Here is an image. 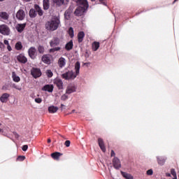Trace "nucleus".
Returning <instances> with one entry per match:
<instances>
[{
  "mask_svg": "<svg viewBox=\"0 0 179 179\" xmlns=\"http://www.w3.org/2000/svg\"><path fill=\"white\" fill-rule=\"evenodd\" d=\"M80 70V62H77L75 64V71H69L63 74H62V78L65 79V80H73L78 75H79V71Z\"/></svg>",
  "mask_w": 179,
  "mask_h": 179,
  "instance_id": "f257e3e1",
  "label": "nucleus"
},
{
  "mask_svg": "<svg viewBox=\"0 0 179 179\" xmlns=\"http://www.w3.org/2000/svg\"><path fill=\"white\" fill-rule=\"evenodd\" d=\"M61 24L59 17H53L50 20L45 23V27L48 31H55Z\"/></svg>",
  "mask_w": 179,
  "mask_h": 179,
  "instance_id": "f03ea898",
  "label": "nucleus"
},
{
  "mask_svg": "<svg viewBox=\"0 0 179 179\" xmlns=\"http://www.w3.org/2000/svg\"><path fill=\"white\" fill-rule=\"evenodd\" d=\"M0 33L3 36H9L10 34V29L6 24L0 25Z\"/></svg>",
  "mask_w": 179,
  "mask_h": 179,
  "instance_id": "7ed1b4c3",
  "label": "nucleus"
},
{
  "mask_svg": "<svg viewBox=\"0 0 179 179\" xmlns=\"http://www.w3.org/2000/svg\"><path fill=\"white\" fill-rule=\"evenodd\" d=\"M86 10H87V9L83 8V6H78L74 14L76 15V16H82L85 12H86Z\"/></svg>",
  "mask_w": 179,
  "mask_h": 179,
  "instance_id": "20e7f679",
  "label": "nucleus"
},
{
  "mask_svg": "<svg viewBox=\"0 0 179 179\" xmlns=\"http://www.w3.org/2000/svg\"><path fill=\"white\" fill-rule=\"evenodd\" d=\"M31 73L35 79H37V78H40L41 76V71H40L39 69L33 68L31 70Z\"/></svg>",
  "mask_w": 179,
  "mask_h": 179,
  "instance_id": "39448f33",
  "label": "nucleus"
},
{
  "mask_svg": "<svg viewBox=\"0 0 179 179\" xmlns=\"http://www.w3.org/2000/svg\"><path fill=\"white\" fill-rule=\"evenodd\" d=\"M15 16L18 20H24V17H26V13H24V10L20 9L17 12Z\"/></svg>",
  "mask_w": 179,
  "mask_h": 179,
  "instance_id": "423d86ee",
  "label": "nucleus"
},
{
  "mask_svg": "<svg viewBox=\"0 0 179 179\" xmlns=\"http://www.w3.org/2000/svg\"><path fill=\"white\" fill-rule=\"evenodd\" d=\"M28 54L32 59H34L36 58V56L37 55V50H36V48L31 47L28 50Z\"/></svg>",
  "mask_w": 179,
  "mask_h": 179,
  "instance_id": "0eeeda50",
  "label": "nucleus"
},
{
  "mask_svg": "<svg viewBox=\"0 0 179 179\" xmlns=\"http://www.w3.org/2000/svg\"><path fill=\"white\" fill-rule=\"evenodd\" d=\"M54 83L59 90H62V89H64V82H62L61 78H55L54 80Z\"/></svg>",
  "mask_w": 179,
  "mask_h": 179,
  "instance_id": "6e6552de",
  "label": "nucleus"
},
{
  "mask_svg": "<svg viewBox=\"0 0 179 179\" xmlns=\"http://www.w3.org/2000/svg\"><path fill=\"white\" fill-rule=\"evenodd\" d=\"M113 167H115L116 170L121 169V162H120V159L116 157H115L113 160Z\"/></svg>",
  "mask_w": 179,
  "mask_h": 179,
  "instance_id": "1a4fd4ad",
  "label": "nucleus"
},
{
  "mask_svg": "<svg viewBox=\"0 0 179 179\" xmlns=\"http://www.w3.org/2000/svg\"><path fill=\"white\" fill-rule=\"evenodd\" d=\"M77 2L79 6H83L84 9H87V8H89V3H87V0H78Z\"/></svg>",
  "mask_w": 179,
  "mask_h": 179,
  "instance_id": "9d476101",
  "label": "nucleus"
},
{
  "mask_svg": "<svg viewBox=\"0 0 179 179\" xmlns=\"http://www.w3.org/2000/svg\"><path fill=\"white\" fill-rule=\"evenodd\" d=\"M9 97H10V95L9 94L4 93L0 97V101H1V103H8Z\"/></svg>",
  "mask_w": 179,
  "mask_h": 179,
  "instance_id": "9b49d317",
  "label": "nucleus"
},
{
  "mask_svg": "<svg viewBox=\"0 0 179 179\" xmlns=\"http://www.w3.org/2000/svg\"><path fill=\"white\" fill-rule=\"evenodd\" d=\"M42 90L43 92H48L49 93H52L54 90V85H45L43 88Z\"/></svg>",
  "mask_w": 179,
  "mask_h": 179,
  "instance_id": "f8f14e48",
  "label": "nucleus"
},
{
  "mask_svg": "<svg viewBox=\"0 0 179 179\" xmlns=\"http://www.w3.org/2000/svg\"><path fill=\"white\" fill-rule=\"evenodd\" d=\"M75 92H76V88L75 87V86L72 85H69V86H67L66 90V94H71V93H73Z\"/></svg>",
  "mask_w": 179,
  "mask_h": 179,
  "instance_id": "ddd939ff",
  "label": "nucleus"
},
{
  "mask_svg": "<svg viewBox=\"0 0 179 179\" xmlns=\"http://www.w3.org/2000/svg\"><path fill=\"white\" fill-rule=\"evenodd\" d=\"M42 61L45 64H51V56L48 55H45L42 57Z\"/></svg>",
  "mask_w": 179,
  "mask_h": 179,
  "instance_id": "4468645a",
  "label": "nucleus"
},
{
  "mask_svg": "<svg viewBox=\"0 0 179 179\" xmlns=\"http://www.w3.org/2000/svg\"><path fill=\"white\" fill-rule=\"evenodd\" d=\"M24 27H26V24H17L15 29L18 33H22L24 30Z\"/></svg>",
  "mask_w": 179,
  "mask_h": 179,
  "instance_id": "2eb2a0df",
  "label": "nucleus"
},
{
  "mask_svg": "<svg viewBox=\"0 0 179 179\" xmlns=\"http://www.w3.org/2000/svg\"><path fill=\"white\" fill-rule=\"evenodd\" d=\"M17 59L19 62H21V64H26V62H27V58H26L23 55H18L17 57Z\"/></svg>",
  "mask_w": 179,
  "mask_h": 179,
  "instance_id": "dca6fc26",
  "label": "nucleus"
},
{
  "mask_svg": "<svg viewBox=\"0 0 179 179\" xmlns=\"http://www.w3.org/2000/svg\"><path fill=\"white\" fill-rule=\"evenodd\" d=\"M62 156V154L58 152H55L51 154V157L55 160H59V157Z\"/></svg>",
  "mask_w": 179,
  "mask_h": 179,
  "instance_id": "f3484780",
  "label": "nucleus"
},
{
  "mask_svg": "<svg viewBox=\"0 0 179 179\" xmlns=\"http://www.w3.org/2000/svg\"><path fill=\"white\" fill-rule=\"evenodd\" d=\"M59 44V38H54L53 40L50 41V45L52 47H56V45H58Z\"/></svg>",
  "mask_w": 179,
  "mask_h": 179,
  "instance_id": "a211bd4d",
  "label": "nucleus"
},
{
  "mask_svg": "<svg viewBox=\"0 0 179 179\" xmlns=\"http://www.w3.org/2000/svg\"><path fill=\"white\" fill-rule=\"evenodd\" d=\"M48 111L51 114H54L58 111V107L55 106H51L48 107Z\"/></svg>",
  "mask_w": 179,
  "mask_h": 179,
  "instance_id": "6ab92c4d",
  "label": "nucleus"
},
{
  "mask_svg": "<svg viewBox=\"0 0 179 179\" xmlns=\"http://www.w3.org/2000/svg\"><path fill=\"white\" fill-rule=\"evenodd\" d=\"M98 143H99V147L101 148L102 152H106V147L104 146V141H103V139L99 138Z\"/></svg>",
  "mask_w": 179,
  "mask_h": 179,
  "instance_id": "aec40b11",
  "label": "nucleus"
},
{
  "mask_svg": "<svg viewBox=\"0 0 179 179\" xmlns=\"http://www.w3.org/2000/svg\"><path fill=\"white\" fill-rule=\"evenodd\" d=\"M72 8H69L64 13V17L67 20H69V17H71V13H72Z\"/></svg>",
  "mask_w": 179,
  "mask_h": 179,
  "instance_id": "412c9836",
  "label": "nucleus"
},
{
  "mask_svg": "<svg viewBox=\"0 0 179 179\" xmlns=\"http://www.w3.org/2000/svg\"><path fill=\"white\" fill-rule=\"evenodd\" d=\"M65 48L66 50H67V51H71V50L73 48V42L72 41H70L69 43H67Z\"/></svg>",
  "mask_w": 179,
  "mask_h": 179,
  "instance_id": "4be33fe9",
  "label": "nucleus"
},
{
  "mask_svg": "<svg viewBox=\"0 0 179 179\" xmlns=\"http://www.w3.org/2000/svg\"><path fill=\"white\" fill-rule=\"evenodd\" d=\"M65 59H64V57H60L58 61L59 68H64V66H65Z\"/></svg>",
  "mask_w": 179,
  "mask_h": 179,
  "instance_id": "5701e85b",
  "label": "nucleus"
},
{
  "mask_svg": "<svg viewBox=\"0 0 179 179\" xmlns=\"http://www.w3.org/2000/svg\"><path fill=\"white\" fill-rule=\"evenodd\" d=\"M85 37V32L80 31L78 34V43H82L83 41V38Z\"/></svg>",
  "mask_w": 179,
  "mask_h": 179,
  "instance_id": "b1692460",
  "label": "nucleus"
},
{
  "mask_svg": "<svg viewBox=\"0 0 179 179\" xmlns=\"http://www.w3.org/2000/svg\"><path fill=\"white\" fill-rule=\"evenodd\" d=\"M99 48H100V43L95 41L92 43L93 51H97V50H99Z\"/></svg>",
  "mask_w": 179,
  "mask_h": 179,
  "instance_id": "393cba45",
  "label": "nucleus"
},
{
  "mask_svg": "<svg viewBox=\"0 0 179 179\" xmlns=\"http://www.w3.org/2000/svg\"><path fill=\"white\" fill-rule=\"evenodd\" d=\"M34 8L36 12H38V14L39 15V16H43V10H41V8H40V6L37 4L34 5Z\"/></svg>",
  "mask_w": 179,
  "mask_h": 179,
  "instance_id": "a878e982",
  "label": "nucleus"
},
{
  "mask_svg": "<svg viewBox=\"0 0 179 179\" xmlns=\"http://www.w3.org/2000/svg\"><path fill=\"white\" fill-rule=\"evenodd\" d=\"M50 8V0H43V9L47 10Z\"/></svg>",
  "mask_w": 179,
  "mask_h": 179,
  "instance_id": "bb28decb",
  "label": "nucleus"
},
{
  "mask_svg": "<svg viewBox=\"0 0 179 179\" xmlns=\"http://www.w3.org/2000/svg\"><path fill=\"white\" fill-rule=\"evenodd\" d=\"M122 176L126 179H134V177L131 174L121 171Z\"/></svg>",
  "mask_w": 179,
  "mask_h": 179,
  "instance_id": "cd10ccee",
  "label": "nucleus"
},
{
  "mask_svg": "<svg viewBox=\"0 0 179 179\" xmlns=\"http://www.w3.org/2000/svg\"><path fill=\"white\" fill-rule=\"evenodd\" d=\"M0 17L4 20H8V19H9V15L6 12H1L0 13Z\"/></svg>",
  "mask_w": 179,
  "mask_h": 179,
  "instance_id": "c85d7f7f",
  "label": "nucleus"
},
{
  "mask_svg": "<svg viewBox=\"0 0 179 179\" xmlns=\"http://www.w3.org/2000/svg\"><path fill=\"white\" fill-rule=\"evenodd\" d=\"M37 16V13L36 12V10L34 8H31L29 10V17H36Z\"/></svg>",
  "mask_w": 179,
  "mask_h": 179,
  "instance_id": "c756f323",
  "label": "nucleus"
},
{
  "mask_svg": "<svg viewBox=\"0 0 179 179\" xmlns=\"http://www.w3.org/2000/svg\"><path fill=\"white\" fill-rule=\"evenodd\" d=\"M12 76L14 82H20V78L17 76H16V73L13 72L12 73Z\"/></svg>",
  "mask_w": 179,
  "mask_h": 179,
  "instance_id": "7c9ffc66",
  "label": "nucleus"
},
{
  "mask_svg": "<svg viewBox=\"0 0 179 179\" xmlns=\"http://www.w3.org/2000/svg\"><path fill=\"white\" fill-rule=\"evenodd\" d=\"M53 2H54L57 6H62V5H64V0H53Z\"/></svg>",
  "mask_w": 179,
  "mask_h": 179,
  "instance_id": "2f4dec72",
  "label": "nucleus"
},
{
  "mask_svg": "<svg viewBox=\"0 0 179 179\" xmlns=\"http://www.w3.org/2000/svg\"><path fill=\"white\" fill-rule=\"evenodd\" d=\"M157 162H158V164H159L160 166H163L164 163H166V159L163 158L157 157Z\"/></svg>",
  "mask_w": 179,
  "mask_h": 179,
  "instance_id": "473e14b6",
  "label": "nucleus"
},
{
  "mask_svg": "<svg viewBox=\"0 0 179 179\" xmlns=\"http://www.w3.org/2000/svg\"><path fill=\"white\" fill-rule=\"evenodd\" d=\"M15 48L17 50H21L22 48H23V45H22V42H17L16 44H15Z\"/></svg>",
  "mask_w": 179,
  "mask_h": 179,
  "instance_id": "72a5a7b5",
  "label": "nucleus"
},
{
  "mask_svg": "<svg viewBox=\"0 0 179 179\" xmlns=\"http://www.w3.org/2000/svg\"><path fill=\"white\" fill-rule=\"evenodd\" d=\"M69 36L71 38H73V36H74V34H73V28H72V27L69 28Z\"/></svg>",
  "mask_w": 179,
  "mask_h": 179,
  "instance_id": "f704fd0d",
  "label": "nucleus"
},
{
  "mask_svg": "<svg viewBox=\"0 0 179 179\" xmlns=\"http://www.w3.org/2000/svg\"><path fill=\"white\" fill-rule=\"evenodd\" d=\"M38 51L40 54H44V47L39 45L38 48Z\"/></svg>",
  "mask_w": 179,
  "mask_h": 179,
  "instance_id": "c9c22d12",
  "label": "nucleus"
},
{
  "mask_svg": "<svg viewBox=\"0 0 179 179\" xmlns=\"http://www.w3.org/2000/svg\"><path fill=\"white\" fill-rule=\"evenodd\" d=\"M59 50H61L59 47L54 48L50 50V52H55V51H59Z\"/></svg>",
  "mask_w": 179,
  "mask_h": 179,
  "instance_id": "e433bc0d",
  "label": "nucleus"
},
{
  "mask_svg": "<svg viewBox=\"0 0 179 179\" xmlns=\"http://www.w3.org/2000/svg\"><path fill=\"white\" fill-rule=\"evenodd\" d=\"M46 74L48 76V78H52V71H51V70H48L46 71Z\"/></svg>",
  "mask_w": 179,
  "mask_h": 179,
  "instance_id": "4c0bfd02",
  "label": "nucleus"
},
{
  "mask_svg": "<svg viewBox=\"0 0 179 179\" xmlns=\"http://www.w3.org/2000/svg\"><path fill=\"white\" fill-rule=\"evenodd\" d=\"M67 99H68V95L66 94H63L61 96V100H62L63 101H65V100H67Z\"/></svg>",
  "mask_w": 179,
  "mask_h": 179,
  "instance_id": "58836bf2",
  "label": "nucleus"
},
{
  "mask_svg": "<svg viewBox=\"0 0 179 179\" xmlns=\"http://www.w3.org/2000/svg\"><path fill=\"white\" fill-rule=\"evenodd\" d=\"M24 159H26V157L20 155L17 158V160H20V162H23V160H24Z\"/></svg>",
  "mask_w": 179,
  "mask_h": 179,
  "instance_id": "ea45409f",
  "label": "nucleus"
},
{
  "mask_svg": "<svg viewBox=\"0 0 179 179\" xmlns=\"http://www.w3.org/2000/svg\"><path fill=\"white\" fill-rule=\"evenodd\" d=\"M147 176H153V170L149 169L148 171H147Z\"/></svg>",
  "mask_w": 179,
  "mask_h": 179,
  "instance_id": "a19ab883",
  "label": "nucleus"
},
{
  "mask_svg": "<svg viewBox=\"0 0 179 179\" xmlns=\"http://www.w3.org/2000/svg\"><path fill=\"white\" fill-rule=\"evenodd\" d=\"M64 145L66 146V148H69V146H71V141L69 140L66 141Z\"/></svg>",
  "mask_w": 179,
  "mask_h": 179,
  "instance_id": "79ce46f5",
  "label": "nucleus"
},
{
  "mask_svg": "<svg viewBox=\"0 0 179 179\" xmlns=\"http://www.w3.org/2000/svg\"><path fill=\"white\" fill-rule=\"evenodd\" d=\"M35 101L36 103H38V104H40V103H41L43 100L41 99V98H36Z\"/></svg>",
  "mask_w": 179,
  "mask_h": 179,
  "instance_id": "37998d69",
  "label": "nucleus"
},
{
  "mask_svg": "<svg viewBox=\"0 0 179 179\" xmlns=\"http://www.w3.org/2000/svg\"><path fill=\"white\" fill-rule=\"evenodd\" d=\"M22 149L23 152H26V150H27V149H29V145H24L22 146Z\"/></svg>",
  "mask_w": 179,
  "mask_h": 179,
  "instance_id": "c03bdc74",
  "label": "nucleus"
},
{
  "mask_svg": "<svg viewBox=\"0 0 179 179\" xmlns=\"http://www.w3.org/2000/svg\"><path fill=\"white\" fill-rule=\"evenodd\" d=\"M171 174L175 176H177V173H176V170L174 169H171Z\"/></svg>",
  "mask_w": 179,
  "mask_h": 179,
  "instance_id": "a18cd8bd",
  "label": "nucleus"
},
{
  "mask_svg": "<svg viewBox=\"0 0 179 179\" xmlns=\"http://www.w3.org/2000/svg\"><path fill=\"white\" fill-rule=\"evenodd\" d=\"M110 156L113 157V156H115V152H114V150H111V153H110Z\"/></svg>",
  "mask_w": 179,
  "mask_h": 179,
  "instance_id": "49530a36",
  "label": "nucleus"
},
{
  "mask_svg": "<svg viewBox=\"0 0 179 179\" xmlns=\"http://www.w3.org/2000/svg\"><path fill=\"white\" fill-rule=\"evenodd\" d=\"M4 44H6V45H9V41H8V40H5Z\"/></svg>",
  "mask_w": 179,
  "mask_h": 179,
  "instance_id": "de8ad7c7",
  "label": "nucleus"
},
{
  "mask_svg": "<svg viewBox=\"0 0 179 179\" xmlns=\"http://www.w3.org/2000/svg\"><path fill=\"white\" fill-rule=\"evenodd\" d=\"M7 48H8V51H12V48L10 47V45H8L7 46Z\"/></svg>",
  "mask_w": 179,
  "mask_h": 179,
  "instance_id": "09e8293b",
  "label": "nucleus"
},
{
  "mask_svg": "<svg viewBox=\"0 0 179 179\" xmlns=\"http://www.w3.org/2000/svg\"><path fill=\"white\" fill-rule=\"evenodd\" d=\"M84 65L89 66V65H90V62L84 63Z\"/></svg>",
  "mask_w": 179,
  "mask_h": 179,
  "instance_id": "8fccbe9b",
  "label": "nucleus"
},
{
  "mask_svg": "<svg viewBox=\"0 0 179 179\" xmlns=\"http://www.w3.org/2000/svg\"><path fill=\"white\" fill-rule=\"evenodd\" d=\"M15 89H17V90H22V87H15Z\"/></svg>",
  "mask_w": 179,
  "mask_h": 179,
  "instance_id": "3c124183",
  "label": "nucleus"
},
{
  "mask_svg": "<svg viewBox=\"0 0 179 179\" xmlns=\"http://www.w3.org/2000/svg\"><path fill=\"white\" fill-rule=\"evenodd\" d=\"M166 176L167 177H171V174H170V173H166Z\"/></svg>",
  "mask_w": 179,
  "mask_h": 179,
  "instance_id": "603ef678",
  "label": "nucleus"
},
{
  "mask_svg": "<svg viewBox=\"0 0 179 179\" xmlns=\"http://www.w3.org/2000/svg\"><path fill=\"white\" fill-rule=\"evenodd\" d=\"M48 143H51V139L50 138L48 139Z\"/></svg>",
  "mask_w": 179,
  "mask_h": 179,
  "instance_id": "864d4df0",
  "label": "nucleus"
},
{
  "mask_svg": "<svg viewBox=\"0 0 179 179\" xmlns=\"http://www.w3.org/2000/svg\"><path fill=\"white\" fill-rule=\"evenodd\" d=\"M2 47H3V43L0 42V48H2Z\"/></svg>",
  "mask_w": 179,
  "mask_h": 179,
  "instance_id": "5fc2aeb1",
  "label": "nucleus"
},
{
  "mask_svg": "<svg viewBox=\"0 0 179 179\" xmlns=\"http://www.w3.org/2000/svg\"><path fill=\"white\" fill-rule=\"evenodd\" d=\"M173 179H177V175L173 176Z\"/></svg>",
  "mask_w": 179,
  "mask_h": 179,
  "instance_id": "6e6d98bb",
  "label": "nucleus"
},
{
  "mask_svg": "<svg viewBox=\"0 0 179 179\" xmlns=\"http://www.w3.org/2000/svg\"><path fill=\"white\" fill-rule=\"evenodd\" d=\"M15 138H19V134H15Z\"/></svg>",
  "mask_w": 179,
  "mask_h": 179,
  "instance_id": "4d7b16f0",
  "label": "nucleus"
},
{
  "mask_svg": "<svg viewBox=\"0 0 179 179\" xmlns=\"http://www.w3.org/2000/svg\"><path fill=\"white\" fill-rule=\"evenodd\" d=\"M62 107H65V105H64V104H61V108H62Z\"/></svg>",
  "mask_w": 179,
  "mask_h": 179,
  "instance_id": "13d9d810",
  "label": "nucleus"
},
{
  "mask_svg": "<svg viewBox=\"0 0 179 179\" xmlns=\"http://www.w3.org/2000/svg\"><path fill=\"white\" fill-rule=\"evenodd\" d=\"M0 132H3V130L2 129H0Z\"/></svg>",
  "mask_w": 179,
  "mask_h": 179,
  "instance_id": "bf43d9fd",
  "label": "nucleus"
},
{
  "mask_svg": "<svg viewBox=\"0 0 179 179\" xmlns=\"http://www.w3.org/2000/svg\"><path fill=\"white\" fill-rule=\"evenodd\" d=\"M26 2H30V0H24Z\"/></svg>",
  "mask_w": 179,
  "mask_h": 179,
  "instance_id": "052dcab7",
  "label": "nucleus"
},
{
  "mask_svg": "<svg viewBox=\"0 0 179 179\" xmlns=\"http://www.w3.org/2000/svg\"><path fill=\"white\" fill-rule=\"evenodd\" d=\"M102 3H103V5H106V3H104V2H102Z\"/></svg>",
  "mask_w": 179,
  "mask_h": 179,
  "instance_id": "680f3d73",
  "label": "nucleus"
},
{
  "mask_svg": "<svg viewBox=\"0 0 179 179\" xmlns=\"http://www.w3.org/2000/svg\"><path fill=\"white\" fill-rule=\"evenodd\" d=\"M72 113H75V110H72Z\"/></svg>",
  "mask_w": 179,
  "mask_h": 179,
  "instance_id": "e2e57ef3",
  "label": "nucleus"
},
{
  "mask_svg": "<svg viewBox=\"0 0 179 179\" xmlns=\"http://www.w3.org/2000/svg\"><path fill=\"white\" fill-rule=\"evenodd\" d=\"M177 1H178V0H174L173 3H174V2H177Z\"/></svg>",
  "mask_w": 179,
  "mask_h": 179,
  "instance_id": "0e129e2a",
  "label": "nucleus"
},
{
  "mask_svg": "<svg viewBox=\"0 0 179 179\" xmlns=\"http://www.w3.org/2000/svg\"><path fill=\"white\" fill-rule=\"evenodd\" d=\"M3 1H5V0H0V2H3Z\"/></svg>",
  "mask_w": 179,
  "mask_h": 179,
  "instance_id": "69168bd1",
  "label": "nucleus"
},
{
  "mask_svg": "<svg viewBox=\"0 0 179 179\" xmlns=\"http://www.w3.org/2000/svg\"><path fill=\"white\" fill-rule=\"evenodd\" d=\"M100 1V2H101L103 0H99Z\"/></svg>",
  "mask_w": 179,
  "mask_h": 179,
  "instance_id": "338daca9",
  "label": "nucleus"
},
{
  "mask_svg": "<svg viewBox=\"0 0 179 179\" xmlns=\"http://www.w3.org/2000/svg\"><path fill=\"white\" fill-rule=\"evenodd\" d=\"M91 1H96V0H91Z\"/></svg>",
  "mask_w": 179,
  "mask_h": 179,
  "instance_id": "774afa93",
  "label": "nucleus"
}]
</instances>
